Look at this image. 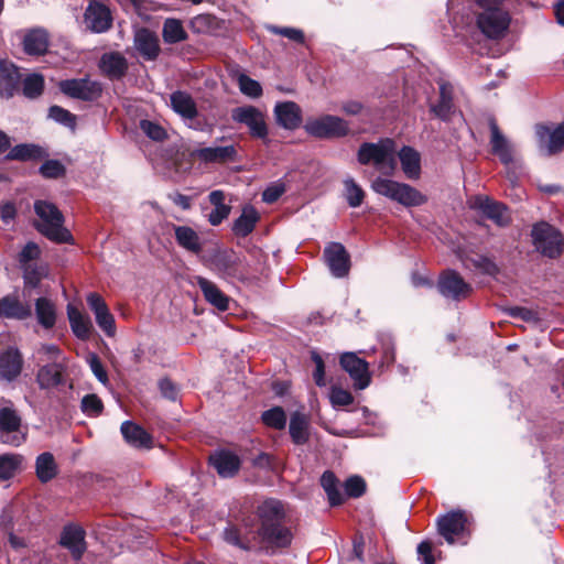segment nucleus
<instances>
[{
  "mask_svg": "<svg viewBox=\"0 0 564 564\" xmlns=\"http://www.w3.org/2000/svg\"><path fill=\"white\" fill-rule=\"evenodd\" d=\"M466 525L467 519L462 511H452L437 519V531L448 544H454L465 533Z\"/></svg>",
  "mask_w": 564,
  "mask_h": 564,
  "instance_id": "obj_11",
  "label": "nucleus"
},
{
  "mask_svg": "<svg viewBox=\"0 0 564 564\" xmlns=\"http://www.w3.org/2000/svg\"><path fill=\"white\" fill-rule=\"evenodd\" d=\"M231 118L238 123L248 127L251 137L265 140L268 127L264 113L253 106H242L232 109Z\"/></svg>",
  "mask_w": 564,
  "mask_h": 564,
  "instance_id": "obj_8",
  "label": "nucleus"
},
{
  "mask_svg": "<svg viewBox=\"0 0 564 564\" xmlns=\"http://www.w3.org/2000/svg\"><path fill=\"white\" fill-rule=\"evenodd\" d=\"M21 456L7 454L0 456V478L7 480L14 476L21 464Z\"/></svg>",
  "mask_w": 564,
  "mask_h": 564,
  "instance_id": "obj_50",
  "label": "nucleus"
},
{
  "mask_svg": "<svg viewBox=\"0 0 564 564\" xmlns=\"http://www.w3.org/2000/svg\"><path fill=\"white\" fill-rule=\"evenodd\" d=\"M42 155L41 148L33 144H19L10 150L8 153V159L10 160H33L39 159Z\"/></svg>",
  "mask_w": 564,
  "mask_h": 564,
  "instance_id": "obj_46",
  "label": "nucleus"
},
{
  "mask_svg": "<svg viewBox=\"0 0 564 564\" xmlns=\"http://www.w3.org/2000/svg\"><path fill=\"white\" fill-rule=\"evenodd\" d=\"M398 156L401 167L405 176L410 180H416L421 174V156L420 153L411 147H403Z\"/></svg>",
  "mask_w": 564,
  "mask_h": 564,
  "instance_id": "obj_33",
  "label": "nucleus"
},
{
  "mask_svg": "<svg viewBox=\"0 0 564 564\" xmlns=\"http://www.w3.org/2000/svg\"><path fill=\"white\" fill-rule=\"evenodd\" d=\"M133 45L138 53L147 61H155L161 52L158 35L145 28L135 31Z\"/></svg>",
  "mask_w": 564,
  "mask_h": 564,
  "instance_id": "obj_19",
  "label": "nucleus"
},
{
  "mask_svg": "<svg viewBox=\"0 0 564 564\" xmlns=\"http://www.w3.org/2000/svg\"><path fill=\"white\" fill-rule=\"evenodd\" d=\"M86 361L89 365L90 370L93 371L95 377L99 380V382H101L104 386L108 384V375L99 357L95 352H89L86 357Z\"/></svg>",
  "mask_w": 564,
  "mask_h": 564,
  "instance_id": "obj_55",
  "label": "nucleus"
},
{
  "mask_svg": "<svg viewBox=\"0 0 564 564\" xmlns=\"http://www.w3.org/2000/svg\"><path fill=\"white\" fill-rule=\"evenodd\" d=\"M62 366L59 364H51L40 368L36 380L41 389H51L63 382Z\"/></svg>",
  "mask_w": 564,
  "mask_h": 564,
  "instance_id": "obj_38",
  "label": "nucleus"
},
{
  "mask_svg": "<svg viewBox=\"0 0 564 564\" xmlns=\"http://www.w3.org/2000/svg\"><path fill=\"white\" fill-rule=\"evenodd\" d=\"M324 258L334 276L344 278L348 274L349 254L341 243L330 242L324 250Z\"/></svg>",
  "mask_w": 564,
  "mask_h": 564,
  "instance_id": "obj_18",
  "label": "nucleus"
},
{
  "mask_svg": "<svg viewBox=\"0 0 564 564\" xmlns=\"http://www.w3.org/2000/svg\"><path fill=\"white\" fill-rule=\"evenodd\" d=\"M344 487H345V494L348 497L358 498L365 492L366 482L359 476H351L345 481Z\"/></svg>",
  "mask_w": 564,
  "mask_h": 564,
  "instance_id": "obj_57",
  "label": "nucleus"
},
{
  "mask_svg": "<svg viewBox=\"0 0 564 564\" xmlns=\"http://www.w3.org/2000/svg\"><path fill=\"white\" fill-rule=\"evenodd\" d=\"M329 402L334 409L350 405L354 402L352 394L343 388L333 386L329 390Z\"/></svg>",
  "mask_w": 564,
  "mask_h": 564,
  "instance_id": "obj_52",
  "label": "nucleus"
},
{
  "mask_svg": "<svg viewBox=\"0 0 564 564\" xmlns=\"http://www.w3.org/2000/svg\"><path fill=\"white\" fill-rule=\"evenodd\" d=\"M261 419L267 426L275 430H283L286 425L285 412L280 406L264 411Z\"/></svg>",
  "mask_w": 564,
  "mask_h": 564,
  "instance_id": "obj_48",
  "label": "nucleus"
},
{
  "mask_svg": "<svg viewBox=\"0 0 564 564\" xmlns=\"http://www.w3.org/2000/svg\"><path fill=\"white\" fill-rule=\"evenodd\" d=\"M192 159L202 163L224 164L237 160L235 145L195 148L189 151Z\"/></svg>",
  "mask_w": 564,
  "mask_h": 564,
  "instance_id": "obj_17",
  "label": "nucleus"
},
{
  "mask_svg": "<svg viewBox=\"0 0 564 564\" xmlns=\"http://www.w3.org/2000/svg\"><path fill=\"white\" fill-rule=\"evenodd\" d=\"M238 84L240 91L251 98H258L262 95V87L259 82L250 78L247 75H240L238 77Z\"/></svg>",
  "mask_w": 564,
  "mask_h": 564,
  "instance_id": "obj_53",
  "label": "nucleus"
},
{
  "mask_svg": "<svg viewBox=\"0 0 564 564\" xmlns=\"http://www.w3.org/2000/svg\"><path fill=\"white\" fill-rule=\"evenodd\" d=\"M258 514L261 520L259 534L264 542L278 547H284L291 543L292 534L290 530L281 524L284 513L280 501L265 500L259 506Z\"/></svg>",
  "mask_w": 564,
  "mask_h": 564,
  "instance_id": "obj_1",
  "label": "nucleus"
},
{
  "mask_svg": "<svg viewBox=\"0 0 564 564\" xmlns=\"http://www.w3.org/2000/svg\"><path fill=\"white\" fill-rule=\"evenodd\" d=\"M162 36L165 43L175 44L187 39L182 21L169 18L163 23Z\"/></svg>",
  "mask_w": 564,
  "mask_h": 564,
  "instance_id": "obj_42",
  "label": "nucleus"
},
{
  "mask_svg": "<svg viewBox=\"0 0 564 564\" xmlns=\"http://www.w3.org/2000/svg\"><path fill=\"white\" fill-rule=\"evenodd\" d=\"M510 23L509 14L501 8H489L477 15V25L489 39L502 37Z\"/></svg>",
  "mask_w": 564,
  "mask_h": 564,
  "instance_id": "obj_7",
  "label": "nucleus"
},
{
  "mask_svg": "<svg viewBox=\"0 0 564 564\" xmlns=\"http://www.w3.org/2000/svg\"><path fill=\"white\" fill-rule=\"evenodd\" d=\"M102 402L96 394H87L82 400V410L90 416H97L102 411Z\"/></svg>",
  "mask_w": 564,
  "mask_h": 564,
  "instance_id": "obj_56",
  "label": "nucleus"
},
{
  "mask_svg": "<svg viewBox=\"0 0 564 564\" xmlns=\"http://www.w3.org/2000/svg\"><path fill=\"white\" fill-rule=\"evenodd\" d=\"M21 417L15 409L6 405L0 409V441L3 444L19 446L24 441V435L20 432Z\"/></svg>",
  "mask_w": 564,
  "mask_h": 564,
  "instance_id": "obj_9",
  "label": "nucleus"
},
{
  "mask_svg": "<svg viewBox=\"0 0 564 564\" xmlns=\"http://www.w3.org/2000/svg\"><path fill=\"white\" fill-rule=\"evenodd\" d=\"M274 116L276 123L288 130L297 129L302 122V110L294 101L278 102Z\"/></svg>",
  "mask_w": 564,
  "mask_h": 564,
  "instance_id": "obj_21",
  "label": "nucleus"
},
{
  "mask_svg": "<svg viewBox=\"0 0 564 564\" xmlns=\"http://www.w3.org/2000/svg\"><path fill=\"white\" fill-rule=\"evenodd\" d=\"M438 291L445 297L460 301L468 297L473 289L457 272L446 271L440 278Z\"/></svg>",
  "mask_w": 564,
  "mask_h": 564,
  "instance_id": "obj_14",
  "label": "nucleus"
},
{
  "mask_svg": "<svg viewBox=\"0 0 564 564\" xmlns=\"http://www.w3.org/2000/svg\"><path fill=\"white\" fill-rule=\"evenodd\" d=\"M395 155V142L387 138L376 143H362L358 150L357 158L360 164H372L379 173L391 176L397 169Z\"/></svg>",
  "mask_w": 564,
  "mask_h": 564,
  "instance_id": "obj_2",
  "label": "nucleus"
},
{
  "mask_svg": "<svg viewBox=\"0 0 564 564\" xmlns=\"http://www.w3.org/2000/svg\"><path fill=\"white\" fill-rule=\"evenodd\" d=\"M197 285L202 290L206 301L213 306L223 312L229 308V297L224 294L215 283L205 278L198 276Z\"/></svg>",
  "mask_w": 564,
  "mask_h": 564,
  "instance_id": "obj_28",
  "label": "nucleus"
},
{
  "mask_svg": "<svg viewBox=\"0 0 564 564\" xmlns=\"http://www.w3.org/2000/svg\"><path fill=\"white\" fill-rule=\"evenodd\" d=\"M238 258L234 254H221L215 260V269L223 276H235L237 274Z\"/></svg>",
  "mask_w": 564,
  "mask_h": 564,
  "instance_id": "obj_49",
  "label": "nucleus"
},
{
  "mask_svg": "<svg viewBox=\"0 0 564 564\" xmlns=\"http://www.w3.org/2000/svg\"><path fill=\"white\" fill-rule=\"evenodd\" d=\"M305 131L317 139H334L345 137L349 131L348 123L336 116L324 115L311 118L304 126Z\"/></svg>",
  "mask_w": 564,
  "mask_h": 564,
  "instance_id": "obj_5",
  "label": "nucleus"
},
{
  "mask_svg": "<svg viewBox=\"0 0 564 564\" xmlns=\"http://www.w3.org/2000/svg\"><path fill=\"white\" fill-rule=\"evenodd\" d=\"M35 314L40 325L50 329L56 322V307L52 301L46 297H40L35 302Z\"/></svg>",
  "mask_w": 564,
  "mask_h": 564,
  "instance_id": "obj_40",
  "label": "nucleus"
},
{
  "mask_svg": "<svg viewBox=\"0 0 564 564\" xmlns=\"http://www.w3.org/2000/svg\"><path fill=\"white\" fill-rule=\"evenodd\" d=\"M30 315V307L24 306L17 299L7 296L0 301V316L24 319Z\"/></svg>",
  "mask_w": 564,
  "mask_h": 564,
  "instance_id": "obj_41",
  "label": "nucleus"
},
{
  "mask_svg": "<svg viewBox=\"0 0 564 564\" xmlns=\"http://www.w3.org/2000/svg\"><path fill=\"white\" fill-rule=\"evenodd\" d=\"M539 149L544 155L560 152L564 147V122L551 129L546 126H536Z\"/></svg>",
  "mask_w": 564,
  "mask_h": 564,
  "instance_id": "obj_13",
  "label": "nucleus"
},
{
  "mask_svg": "<svg viewBox=\"0 0 564 564\" xmlns=\"http://www.w3.org/2000/svg\"><path fill=\"white\" fill-rule=\"evenodd\" d=\"M120 431L129 445L135 448L152 447V437L142 426L131 421H126L121 424Z\"/></svg>",
  "mask_w": 564,
  "mask_h": 564,
  "instance_id": "obj_26",
  "label": "nucleus"
},
{
  "mask_svg": "<svg viewBox=\"0 0 564 564\" xmlns=\"http://www.w3.org/2000/svg\"><path fill=\"white\" fill-rule=\"evenodd\" d=\"M67 316L75 336L79 339H88L93 332V323L89 316L72 305L67 306Z\"/></svg>",
  "mask_w": 564,
  "mask_h": 564,
  "instance_id": "obj_32",
  "label": "nucleus"
},
{
  "mask_svg": "<svg viewBox=\"0 0 564 564\" xmlns=\"http://www.w3.org/2000/svg\"><path fill=\"white\" fill-rule=\"evenodd\" d=\"M432 550H433L432 543L429 541H422L417 545L419 560L423 564H435V558L432 554Z\"/></svg>",
  "mask_w": 564,
  "mask_h": 564,
  "instance_id": "obj_64",
  "label": "nucleus"
},
{
  "mask_svg": "<svg viewBox=\"0 0 564 564\" xmlns=\"http://www.w3.org/2000/svg\"><path fill=\"white\" fill-rule=\"evenodd\" d=\"M159 388L161 394L171 401H176L178 397V387L172 382L170 379L164 378L159 381Z\"/></svg>",
  "mask_w": 564,
  "mask_h": 564,
  "instance_id": "obj_63",
  "label": "nucleus"
},
{
  "mask_svg": "<svg viewBox=\"0 0 564 564\" xmlns=\"http://www.w3.org/2000/svg\"><path fill=\"white\" fill-rule=\"evenodd\" d=\"M310 419L306 414L295 411L290 420V435L295 444L302 445L308 441Z\"/></svg>",
  "mask_w": 564,
  "mask_h": 564,
  "instance_id": "obj_37",
  "label": "nucleus"
},
{
  "mask_svg": "<svg viewBox=\"0 0 564 564\" xmlns=\"http://www.w3.org/2000/svg\"><path fill=\"white\" fill-rule=\"evenodd\" d=\"M48 47V34L44 29L28 31L23 37V48L29 55H42Z\"/></svg>",
  "mask_w": 564,
  "mask_h": 564,
  "instance_id": "obj_30",
  "label": "nucleus"
},
{
  "mask_svg": "<svg viewBox=\"0 0 564 564\" xmlns=\"http://www.w3.org/2000/svg\"><path fill=\"white\" fill-rule=\"evenodd\" d=\"M99 67L109 78L119 79L126 74L128 69V62L122 54L111 52L101 56Z\"/></svg>",
  "mask_w": 564,
  "mask_h": 564,
  "instance_id": "obj_27",
  "label": "nucleus"
},
{
  "mask_svg": "<svg viewBox=\"0 0 564 564\" xmlns=\"http://www.w3.org/2000/svg\"><path fill=\"white\" fill-rule=\"evenodd\" d=\"M267 30L273 34H279V35L285 36L289 40L297 42V43L304 42V33L299 29L268 25Z\"/></svg>",
  "mask_w": 564,
  "mask_h": 564,
  "instance_id": "obj_59",
  "label": "nucleus"
},
{
  "mask_svg": "<svg viewBox=\"0 0 564 564\" xmlns=\"http://www.w3.org/2000/svg\"><path fill=\"white\" fill-rule=\"evenodd\" d=\"M22 369V358L17 349H8L0 356V378L11 381Z\"/></svg>",
  "mask_w": 564,
  "mask_h": 564,
  "instance_id": "obj_31",
  "label": "nucleus"
},
{
  "mask_svg": "<svg viewBox=\"0 0 564 564\" xmlns=\"http://www.w3.org/2000/svg\"><path fill=\"white\" fill-rule=\"evenodd\" d=\"M532 241L535 249L549 258L560 256L563 247L562 234L546 223H539L532 229Z\"/></svg>",
  "mask_w": 564,
  "mask_h": 564,
  "instance_id": "obj_6",
  "label": "nucleus"
},
{
  "mask_svg": "<svg viewBox=\"0 0 564 564\" xmlns=\"http://www.w3.org/2000/svg\"><path fill=\"white\" fill-rule=\"evenodd\" d=\"M490 145L492 153L496 154L505 165L514 162L513 147L502 134L495 119L489 120Z\"/></svg>",
  "mask_w": 564,
  "mask_h": 564,
  "instance_id": "obj_20",
  "label": "nucleus"
},
{
  "mask_svg": "<svg viewBox=\"0 0 564 564\" xmlns=\"http://www.w3.org/2000/svg\"><path fill=\"white\" fill-rule=\"evenodd\" d=\"M50 117L64 126H75V116L62 107L52 106L50 108Z\"/></svg>",
  "mask_w": 564,
  "mask_h": 564,
  "instance_id": "obj_60",
  "label": "nucleus"
},
{
  "mask_svg": "<svg viewBox=\"0 0 564 564\" xmlns=\"http://www.w3.org/2000/svg\"><path fill=\"white\" fill-rule=\"evenodd\" d=\"M65 169L59 161L48 160L44 162L40 167V173L44 177L56 178L64 174Z\"/></svg>",
  "mask_w": 564,
  "mask_h": 564,
  "instance_id": "obj_61",
  "label": "nucleus"
},
{
  "mask_svg": "<svg viewBox=\"0 0 564 564\" xmlns=\"http://www.w3.org/2000/svg\"><path fill=\"white\" fill-rule=\"evenodd\" d=\"M41 251L36 243L28 242L19 254V262L24 269V278L28 283L36 285L42 276L45 275V270L41 268L39 271L31 270L29 262L39 258Z\"/></svg>",
  "mask_w": 564,
  "mask_h": 564,
  "instance_id": "obj_23",
  "label": "nucleus"
},
{
  "mask_svg": "<svg viewBox=\"0 0 564 564\" xmlns=\"http://www.w3.org/2000/svg\"><path fill=\"white\" fill-rule=\"evenodd\" d=\"M174 232L180 247L193 253H199L202 251L203 243L200 237L192 227L175 226Z\"/></svg>",
  "mask_w": 564,
  "mask_h": 564,
  "instance_id": "obj_35",
  "label": "nucleus"
},
{
  "mask_svg": "<svg viewBox=\"0 0 564 564\" xmlns=\"http://www.w3.org/2000/svg\"><path fill=\"white\" fill-rule=\"evenodd\" d=\"M87 304L95 315L99 328L109 337L116 334V322L105 300L95 292L87 294Z\"/></svg>",
  "mask_w": 564,
  "mask_h": 564,
  "instance_id": "obj_12",
  "label": "nucleus"
},
{
  "mask_svg": "<svg viewBox=\"0 0 564 564\" xmlns=\"http://www.w3.org/2000/svg\"><path fill=\"white\" fill-rule=\"evenodd\" d=\"M61 544L68 549L75 560H79L85 550V532L79 527H65L61 535Z\"/></svg>",
  "mask_w": 564,
  "mask_h": 564,
  "instance_id": "obj_25",
  "label": "nucleus"
},
{
  "mask_svg": "<svg viewBox=\"0 0 564 564\" xmlns=\"http://www.w3.org/2000/svg\"><path fill=\"white\" fill-rule=\"evenodd\" d=\"M371 188L375 193L395 200L405 207L421 206L427 200L425 195L411 185L381 176L372 181Z\"/></svg>",
  "mask_w": 564,
  "mask_h": 564,
  "instance_id": "obj_4",
  "label": "nucleus"
},
{
  "mask_svg": "<svg viewBox=\"0 0 564 564\" xmlns=\"http://www.w3.org/2000/svg\"><path fill=\"white\" fill-rule=\"evenodd\" d=\"M453 110L452 90L448 85L440 86V100L436 105L431 106V111L442 120L448 119Z\"/></svg>",
  "mask_w": 564,
  "mask_h": 564,
  "instance_id": "obj_43",
  "label": "nucleus"
},
{
  "mask_svg": "<svg viewBox=\"0 0 564 564\" xmlns=\"http://www.w3.org/2000/svg\"><path fill=\"white\" fill-rule=\"evenodd\" d=\"M61 90L73 98L94 100L101 94V86L89 78L66 79L59 83Z\"/></svg>",
  "mask_w": 564,
  "mask_h": 564,
  "instance_id": "obj_15",
  "label": "nucleus"
},
{
  "mask_svg": "<svg viewBox=\"0 0 564 564\" xmlns=\"http://www.w3.org/2000/svg\"><path fill=\"white\" fill-rule=\"evenodd\" d=\"M210 464L224 478L232 477L240 468V459L237 455L228 451H219L209 457Z\"/></svg>",
  "mask_w": 564,
  "mask_h": 564,
  "instance_id": "obj_24",
  "label": "nucleus"
},
{
  "mask_svg": "<svg viewBox=\"0 0 564 564\" xmlns=\"http://www.w3.org/2000/svg\"><path fill=\"white\" fill-rule=\"evenodd\" d=\"M140 127L142 131L154 141H162L166 138V131L155 122L142 120Z\"/></svg>",
  "mask_w": 564,
  "mask_h": 564,
  "instance_id": "obj_58",
  "label": "nucleus"
},
{
  "mask_svg": "<svg viewBox=\"0 0 564 564\" xmlns=\"http://www.w3.org/2000/svg\"><path fill=\"white\" fill-rule=\"evenodd\" d=\"M20 74L18 68L3 61L0 62V96L10 98L18 89Z\"/></svg>",
  "mask_w": 564,
  "mask_h": 564,
  "instance_id": "obj_29",
  "label": "nucleus"
},
{
  "mask_svg": "<svg viewBox=\"0 0 564 564\" xmlns=\"http://www.w3.org/2000/svg\"><path fill=\"white\" fill-rule=\"evenodd\" d=\"M39 217L36 228L50 240L64 243L72 240L70 232L63 226L64 217L57 207L44 200L34 204Z\"/></svg>",
  "mask_w": 564,
  "mask_h": 564,
  "instance_id": "obj_3",
  "label": "nucleus"
},
{
  "mask_svg": "<svg viewBox=\"0 0 564 564\" xmlns=\"http://www.w3.org/2000/svg\"><path fill=\"white\" fill-rule=\"evenodd\" d=\"M341 368L348 372L356 389H366L371 381L369 365L355 352H344L339 359Z\"/></svg>",
  "mask_w": 564,
  "mask_h": 564,
  "instance_id": "obj_10",
  "label": "nucleus"
},
{
  "mask_svg": "<svg viewBox=\"0 0 564 564\" xmlns=\"http://www.w3.org/2000/svg\"><path fill=\"white\" fill-rule=\"evenodd\" d=\"M312 360L315 364V371L313 373L314 381H315L316 386L325 387L326 380H325L324 361H323L322 357L315 351L312 352Z\"/></svg>",
  "mask_w": 564,
  "mask_h": 564,
  "instance_id": "obj_62",
  "label": "nucleus"
},
{
  "mask_svg": "<svg viewBox=\"0 0 564 564\" xmlns=\"http://www.w3.org/2000/svg\"><path fill=\"white\" fill-rule=\"evenodd\" d=\"M44 88V78L39 74H31L23 80V94L28 98L40 96Z\"/></svg>",
  "mask_w": 564,
  "mask_h": 564,
  "instance_id": "obj_51",
  "label": "nucleus"
},
{
  "mask_svg": "<svg viewBox=\"0 0 564 564\" xmlns=\"http://www.w3.org/2000/svg\"><path fill=\"white\" fill-rule=\"evenodd\" d=\"M345 197L350 207H358L362 204L365 198L364 189L355 182L354 178L348 177L344 181Z\"/></svg>",
  "mask_w": 564,
  "mask_h": 564,
  "instance_id": "obj_47",
  "label": "nucleus"
},
{
  "mask_svg": "<svg viewBox=\"0 0 564 564\" xmlns=\"http://www.w3.org/2000/svg\"><path fill=\"white\" fill-rule=\"evenodd\" d=\"M337 478L332 471H325L321 478V485L327 494L328 501L332 506L343 503L344 496L339 491Z\"/></svg>",
  "mask_w": 564,
  "mask_h": 564,
  "instance_id": "obj_45",
  "label": "nucleus"
},
{
  "mask_svg": "<svg viewBox=\"0 0 564 564\" xmlns=\"http://www.w3.org/2000/svg\"><path fill=\"white\" fill-rule=\"evenodd\" d=\"M13 522V509L11 507H6L0 517V525L1 528L8 532L9 541L13 547L22 546V542L11 532Z\"/></svg>",
  "mask_w": 564,
  "mask_h": 564,
  "instance_id": "obj_54",
  "label": "nucleus"
},
{
  "mask_svg": "<svg viewBox=\"0 0 564 564\" xmlns=\"http://www.w3.org/2000/svg\"><path fill=\"white\" fill-rule=\"evenodd\" d=\"M474 206L500 227L507 226L510 223V214L507 207L500 203L488 197H477Z\"/></svg>",
  "mask_w": 564,
  "mask_h": 564,
  "instance_id": "obj_22",
  "label": "nucleus"
},
{
  "mask_svg": "<svg viewBox=\"0 0 564 564\" xmlns=\"http://www.w3.org/2000/svg\"><path fill=\"white\" fill-rule=\"evenodd\" d=\"M459 258L467 269H475L488 275H495L498 272L496 263L485 256L478 253L467 256L459 254Z\"/></svg>",
  "mask_w": 564,
  "mask_h": 564,
  "instance_id": "obj_39",
  "label": "nucleus"
},
{
  "mask_svg": "<svg viewBox=\"0 0 564 564\" xmlns=\"http://www.w3.org/2000/svg\"><path fill=\"white\" fill-rule=\"evenodd\" d=\"M84 22L91 32H106L112 23L110 10L101 2L93 0L85 10Z\"/></svg>",
  "mask_w": 564,
  "mask_h": 564,
  "instance_id": "obj_16",
  "label": "nucleus"
},
{
  "mask_svg": "<svg viewBox=\"0 0 564 564\" xmlns=\"http://www.w3.org/2000/svg\"><path fill=\"white\" fill-rule=\"evenodd\" d=\"M260 216L257 209L247 205L242 208L241 215L235 220L232 231L238 237H246L252 232Z\"/></svg>",
  "mask_w": 564,
  "mask_h": 564,
  "instance_id": "obj_34",
  "label": "nucleus"
},
{
  "mask_svg": "<svg viewBox=\"0 0 564 564\" xmlns=\"http://www.w3.org/2000/svg\"><path fill=\"white\" fill-rule=\"evenodd\" d=\"M57 467L51 453H43L36 458V475L42 482L56 476Z\"/></svg>",
  "mask_w": 564,
  "mask_h": 564,
  "instance_id": "obj_44",
  "label": "nucleus"
},
{
  "mask_svg": "<svg viewBox=\"0 0 564 564\" xmlns=\"http://www.w3.org/2000/svg\"><path fill=\"white\" fill-rule=\"evenodd\" d=\"M172 109L184 119H194L197 116V108L194 99L185 91H174L171 95Z\"/></svg>",
  "mask_w": 564,
  "mask_h": 564,
  "instance_id": "obj_36",
  "label": "nucleus"
}]
</instances>
